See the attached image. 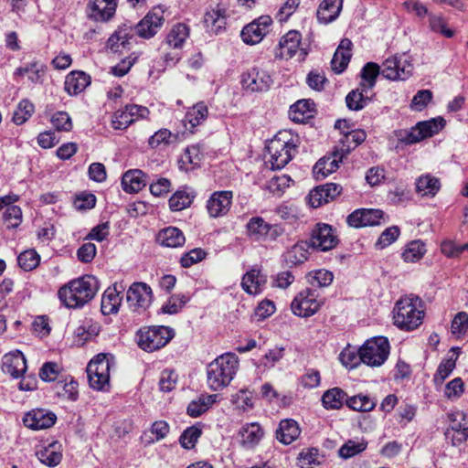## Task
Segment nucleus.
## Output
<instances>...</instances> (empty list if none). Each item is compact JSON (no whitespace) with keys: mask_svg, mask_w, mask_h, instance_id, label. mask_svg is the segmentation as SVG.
I'll use <instances>...</instances> for the list:
<instances>
[{"mask_svg":"<svg viewBox=\"0 0 468 468\" xmlns=\"http://www.w3.org/2000/svg\"><path fill=\"white\" fill-rule=\"evenodd\" d=\"M201 430L197 426L188 427L179 438L182 447L188 450L193 449L198 438L201 436Z\"/></svg>","mask_w":468,"mask_h":468,"instance_id":"obj_58","label":"nucleus"},{"mask_svg":"<svg viewBox=\"0 0 468 468\" xmlns=\"http://www.w3.org/2000/svg\"><path fill=\"white\" fill-rule=\"evenodd\" d=\"M164 21L163 11L153 10L136 25V34L143 38H151L161 28Z\"/></svg>","mask_w":468,"mask_h":468,"instance_id":"obj_19","label":"nucleus"},{"mask_svg":"<svg viewBox=\"0 0 468 468\" xmlns=\"http://www.w3.org/2000/svg\"><path fill=\"white\" fill-rule=\"evenodd\" d=\"M47 71V66L37 60L27 63L16 69L15 75L24 76L28 74V80L32 83H42Z\"/></svg>","mask_w":468,"mask_h":468,"instance_id":"obj_36","label":"nucleus"},{"mask_svg":"<svg viewBox=\"0 0 468 468\" xmlns=\"http://www.w3.org/2000/svg\"><path fill=\"white\" fill-rule=\"evenodd\" d=\"M134 121L135 119L131 117V113L126 112L125 108L124 110H118L114 112L112 119V124L115 130H123L126 129Z\"/></svg>","mask_w":468,"mask_h":468,"instance_id":"obj_61","label":"nucleus"},{"mask_svg":"<svg viewBox=\"0 0 468 468\" xmlns=\"http://www.w3.org/2000/svg\"><path fill=\"white\" fill-rule=\"evenodd\" d=\"M445 126L442 117L431 118L419 122L410 130L400 131L399 141L405 144H412L438 133Z\"/></svg>","mask_w":468,"mask_h":468,"instance_id":"obj_7","label":"nucleus"},{"mask_svg":"<svg viewBox=\"0 0 468 468\" xmlns=\"http://www.w3.org/2000/svg\"><path fill=\"white\" fill-rule=\"evenodd\" d=\"M56 414L44 409L32 410L23 417L24 425L35 431L48 429L56 423Z\"/></svg>","mask_w":468,"mask_h":468,"instance_id":"obj_17","label":"nucleus"},{"mask_svg":"<svg viewBox=\"0 0 468 468\" xmlns=\"http://www.w3.org/2000/svg\"><path fill=\"white\" fill-rule=\"evenodd\" d=\"M231 191L214 192L207 203V209L210 217L218 218L226 215L231 206Z\"/></svg>","mask_w":468,"mask_h":468,"instance_id":"obj_21","label":"nucleus"},{"mask_svg":"<svg viewBox=\"0 0 468 468\" xmlns=\"http://www.w3.org/2000/svg\"><path fill=\"white\" fill-rule=\"evenodd\" d=\"M193 197L187 194L186 191H176L169 198V207L173 211H180L192 203Z\"/></svg>","mask_w":468,"mask_h":468,"instance_id":"obj_57","label":"nucleus"},{"mask_svg":"<svg viewBox=\"0 0 468 468\" xmlns=\"http://www.w3.org/2000/svg\"><path fill=\"white\" fill-rule=\"evenodd\" d=\"M384 213L380 209L360 208L351 213L347 218V224L353 228H363L379 224Z\"/></svg>","mask_w":468,"mask_h":468,"instance_id":"obj_20","label":"nucleus"},{"mask_svg":"<svg viewBox=\"0 0 468 468\" xmlns=\"http://www.w3.org/2000/svg\"><path fill=\"white\" fill-rule=\"evenodd\" d=\"M177 382V375L173 370H164L159 378V388L161 391L169 392L173 390Z\"/></svg>","mask_w":468,"mask_h":468,"instance_id":"obj_64","label":"nucleus"},{"mask_svg":"<svg viewBox=\"0 0 468 468\" xmlns=\"http://www.w3.org/2000/svg\"><path fill=\"white\" fill-rule=\"evenodd\" d=\"M302 35L296 30H290L279 41L276 57L284 59L292 58L298 52V60L303 61L308 55L305 48H301Z\"/></svg>","mask_w":468,"mask_h":468,"instance_id":"obj_11","label":"nucleus"},{"mask_svg":"<svg viewBox=\"0 0 468 468\" xmlns=\"http://www.w3.org/2000/svg\"><path fill=\"white\" fill-rule=\"evenodd\" d=\"M300 433L298 423L294 420L285 419L279 424L276 438L280 442L289 445L300 436Z\"/></svg>","mask_w":468,"mask_h":468,"instance_id":"obj_31","label":"nucleus"},{"mask_svg":"<svg viewBox=\"0 0 468 468\" xmlns=\"http://www.w3.org/2000/svg\"><path fill=\"white\" fill-rule=\"evenodd\" d=\"M367 443L364 441H356L353 440H348L345 444H343L339 451L338 454L343 459H349L362 452H364L367 448Z\"/></svg>","mask_w":468,"mask_h":468,"instance_id":"obj_51","label":"nucleus"},{"mask_svg":"<svg viewBox=\"0 0 468 468\" xmlns=\"http://www.w3.org/2000/svg\"><path fill=\"white\" fill-rule=\"evenodd\" d=\"M368 90H363V88L351 90L346 98V106L353 111H359L365 107L367 102L369 101L367 92Z\"/></svg>","mask_w":468,"mask_h":468,"instance_id":"obj_47","label":"nucleus"},{"mask_svg":"<svg viewBox=\"0 0 468 468\" xmlns=\"http://www.w3.org/2000/svg\"><path fill=\"white\" fill-rule=\"evenodd\" d=\"M342 190V186L335 183H327L318 186L310 191L309 204L313 207H318L334 200Z\"/></svg>","mask_w":468,"mask_h":468,"instance_id":"obj_18","label":"nucleus"},{"mask_svg":"<svg viewBox=\"0 0 468 468\" xmlns=\"http://www.w3.org/2000/svg\"><path fill=\"white\" fill-rule=\"evenodd\" d=\"M247 235L255 241L275 240L283 233L277 224H269L261 217H252L246 224Z\"/></svg>","mask_w":468,"mask_h":468,"instance_id":"obj_10","label":"nucleus"},{"mask_svg":"<svg viewBox=\"0 0 468 468\" xmlns=\"http://www.w3.org/2000/svg\"><path fill=\"white\" fill-rule=\"evenodd\" d=\"M146 176L142 170L133 169L126 171L122 177V186L126 193H137L142 190L145 185Z\"/></svg>","mask_w":468,"mask_h":468,"instance_id":"obj_29","label":"nucleus"},{"mask_svg":"<svg viewBox=\"0 0 468 468\" xmlns=\"http://www.w3.org/2000/svg\"><path fill=\"white\" fill-rule=\"evenodd\" d=\"M99 289L98 281L94 276L85 275L72 280L62 286L58 295L68 308H79L90 302Z\"/></svg>","mask_w":468,"mask_h":468,"instance_id":"obj_1","label":"nucleus"},{"mask_svg":"<svg viewBox=\"0 0 468 468\" xmlns=\"http://www.w3.org/2000/svg\"><path fill=\"white\" fill-rule=\"evenodd\" d=\"M347 395L340 388L326 390L322 396V404L326 410H339L346 403Z\"/></svg>","mask_w":468,"mask_h":468,"instance_id":"obj_39","label":"nucleus"},{"mask_svg":"<svg viewBox=\"0 0 468 468\" xmlns=\"http://www.w3.org/2000/svg\"><path fill=\"white\" fill-rule=\"evenodd\" d=\"M267 277L258 269H251L247 271L241 281L242 289L250 294H257L266 283Z\"/></svg>","mask_w":468,"mask_h":468,"instance_id":"obj_32","label":"nucleus"},{"mask_svg":"<svg viewBox=\"0 0 468 468\" xmlns=\"http://www.w3.org/2000/svg\"><path fill=\"white\" fill-rule=\"evenodd\" d=\"M298 138L288 131L279 132L267 145L272 169L283 168L297 153Z\"/></svg>","mask_w":468,"mask_h":468,"instance_id":"obj_3","label":"nucleus"},{"mask_svg":"<svg viewBox=\"0 0 468 468\" xmlns=\"http://www.w3.org/2000/svg\"><path fill=\"white\" fill-rule=\"evenodd\" d=\"M380 73V68L377 63L367 62L360 72L362 79L360 87L363 88V90H372L376 85L377 78Z\"/></svg>","mask_w":468,"mask_h":468,"instance_id":"obj_41","label":"nucleus"},{"mask_svg":"<svg viewBox=\"0 0 468 468\" xmlns=\"http://www.w3.org/2000/svg\"><path fill=\"white\" fill-rule=\"evenodd\" d=\"M126 300L134 311L147 309L153 302V292L145 282H133L128 289Z\"/></svg>","mask_w":468,"mask_h":468,"instance_id":"obj_14","label":"nucleus"},{"mask_svg":"<svg viewBox=\"0 0 468 468\" xmlns=\"http://www.w3.org/2000/svg\"><path fill=\"white\" fill-rule=\"evenodd\" d=\"M34 112V105L28 100H22L16 111L13 115V122L17 124H23Z\"/></svg>","mask_w":468,"mask_h":468,"instance_id":"obj_55","label":"nucleus"},{"mask_svg":"<svg viewBox=\"0 0 468 468\" xmlns=\"http://www.w3.org/2000/svg\"><path fill=\"white\" fill-rule=\"evenodd\" d=\"M346 406L355 411L368 412L374 410L376 401L367 395L359 394L347 398Z\"/></svg>","mask_w":468,"mask_h":468,"instance_id":"obj_45","label":"nucleus"},{"mask_svg":"<svg viewBox=\"0 0 468 468\" xmlns=\"http://www.w3.org/2000/svg\"><path fill=\"white\" fill-rule=\"evenodd\" d=\"M311 245L308 241L301 240L288 249L282 255L283 261L289 267L303 263L308 259Z\"/></svg>","mask_w":468,"mask_h":468,"instance_id":"obj_25","label":"nucleus"},{"mask_svg":"<svg viewBox=\"0 0 468 468\" xmlns=\"http://www.w3.org/2000/svg\"><path fill=\"white\" fill-rule=\"evenodd\" d=\"M314 103L308 100H299L290 107V117L295 122H302L312 116Z\"/></svg>","mask_w":468,"mask_h":468,"instance_id":"obj_44","label":"nucleus"},{"mask_svg":"<svg viewBox=\"0 0 468 468\" xmlns=\"http://www.w3.org/2000/svg\"><path fill=\"white\" fill-rule=\"evenodd\" d=\"M412 70V64L401 56L387 58L380 72L388 80H405L411 75Z\"/></svg>","mask_w":468,"mask_h":468,"instance_id":"obj_12","label":"nucleus"},{"mask_svg":"<svg viewBox=\"0 0 468 468\" xmlns=\"http://www.w3.org/2000/svg\"><path fill=\"white\" fill-rule=\"evenodd\" d=\"M116 7V0H90L89 16L95 21L105 22L113 16Z\"/></svg>","mask_w":468,"mask_h":468,"instance_id":"obj_23","label":"nucleus"},{"mask_svg":"<svg viewBox=\"0 0 468 468\" xmlns=\"http://www.w3.org/2000/svg\"><path fill=\"white\" fill-rule=\"evenodd\" d=\"M319 452L315 448H310L303 451L298 458V463L301 468H314V466L321 463L319 460Z\"/></svg>","mask_w":468,"mask_h":468,"instance_id":"obj_56","label":"nucleus"},{"mask_svg":"<svg viewBox=\"0 0 468 468\" xmlns=\"http://www.w3.org/2000/svg\"><path fill=\"white\" fill-rule=\"evenodd\" d=\"M122 303L120 292L114 287H109L101 298V309L103 314H116Z\"/></svg>","mask_w":468,"mask_h":468,"instance_id":"obj_38","label":"nucleus"},{"mask_svg":"<svg viewBox=\"0 0 468 468\" xmlns=\"http://www.w3.org/2000/svg\"><path fill=\"white\" fill-rule=\"evenodd\" d=\"M90 83V77L84 71H71L65 80V90L69 95H77L82 92Z\"/></svg>","mask_w":468,"mask_h":468,"instance_id":"obj_28","label":"nucleus"},{"mask_svg":"<svg viewBox=\"0 0 468 468\" xmlns=\"http://www.w3.org/2000/svg\"><path fill=\"white\" fill-rule=\"evenodd\" d=\"M271 22L272 20L269 16H262L255 19L241 30L242 40L250 45L259 43L268 33Z\"/></svg>","mask_w":468,"mask_h":468,"instance_id":"obj_16","label":"nucleus"},{"mask_svg":"<svg viewBox=\"0 0 468 468\" xmlns=\"http://www.w3.org/2000/svg\"><path fill=\"white\" fill-rule=\"evenodd\" d=\"M399 233L400 230L397 226L386 229L377 240L376 247L381 250L389 246L399 238Z\"/></svg>","mask_w":468,"mask_h":468,"instance_id":"obj_60","label":"nucleus"},{"mask_svg":"<svg viewBox=\"0 0 468 468\" xmlns=\"http://www.w3.org/2000/svg\"><path fill=\"white\" fill-rule=\"evenodd\" d=\"M208 115V109L207 106L205 104L204 101H199L193 105L189 110L186 112L185 116V125L186 126L189 124V128L191 129V132L198 126L199 124L203 123Z\"/></svg>","mask_w":468,"mask_h":468,"instance_id":"obj_37","label":"nucleus"},{"mask_svg":"<svg viewBox=\"0 0 468 468\" xmlns=\"http://www.w3.org/2000/svg\"><path fill=\"white\" fill-rule=\"evenodd\" d=\"M133 37V28L123 25L120 27L108 39L107 48L112 52H120L121 48H127Z\"/></svg>","mask_w":468,"mask_h":468,"instance_id":"obj_34","label":"nucleus"},{"mask_svg":"<svg viewBox=\"0 0 468 468\" xmlns=\"http://www.w3.org/2000/svg\"><path fill=\"white\" fill-rule=\"evenodd\" d=\"M112 362L105 354H99L87 366L90 387L98 391L110 389V369Z\"/></svg>","mask_w":468,"mask_h":468,"instance_id":"obj_6","label":"nucleus"},{"mask_svg":"<svg viewBox=\"0 0 468 468\" xmlns=\"http://www.w3.org/2000/svg\"><path fill=\"white\" fill-rule=\"evenodd\" d=\"M37 459L44 464L49 467L58 465L62 458V454L56 451L54 446L49 445L42 450L37 452Z\"/></svg>","mask_w":468,"mask_h":468,"instance_id":"obj_49","label":"nucleus"},{"mask_svg":"<svg viewBox=\"0 0 468 468\" xmlns=\"http://www.w3.org/2000/svg\"><path fill=\"white\" fill-rule=\"evenodd\" d=\"M322 304L316 290L305 288L294 297L291 309L297 316L310 317L319 311Z\"/></svg>","mask_w":468,"mask_h":468,"instance_id":"obj_9","label":"nucleus"},{"mask_svg":"<svg viewBox=\"0 0 468 468\" xmlns=\"http://www.w3.org/2000/svg\"><path fill=\"white\" fill-rule=\"evenodd\" d=\"M425 244L420 240H413L407 245V248L402 253L405 261L414 262L419 261L424 255Z\"/></svg>","mask_w":468,"mask_h":468,"instance_id":"obj_50","label":"nucleus"},{"mask_svg":"<svg viewBox=\"0 0 468 468\" xmlns=\"http://www.w3.org/2000/svg\"><path fill=\"white\" fill-rule=\"evenodd\" d=\"M189 300V296L186 294H173L168 298L167 302L162 305L161 313L165 314H178Z\"/></svg>","mask_w":468,"mask_h":468,"instance_id":"obj_46","label":"nucleus"},{"mask_svg":"<svg viewBox=\"0 0 468 468\" xmlns=\"http://www.w3.org/2000/svg\"><path fill=\"white\" fill-rule=\"evenodd\" d=\"M432 99L430 90H420L412 98L410 108L414 111H422Z\"/></svg>","mask_w":468,"mask_h":468,"instance_id":"obj_62","label":"nucleus"},{"mask_svg":"<svg viewBox=\"0 0 468 468\" xmlns=\"http://www.w3.org/2000/svg\"><path fill=\"white\" fill-rule=\"evenodd\" d=\"M226 10L217 7L207 11L204 16V24L206 28L214 34L222 32L227 25Z\"/></svg>","mask_w":468,"mask_h":468,"instance_id":"obj_30","label":"nucleus"},{"mask_svg":"<svg viewBox=\"0 0 468 468\" xmlns=\"http://www.w3.org/2000/svg\"><path fill=\"white\" fill-rule=\"evenodd\" d=\"M40 257L35 250H27L21 252L17 257V262L24 271H31L37 267Z\"/></svg>","mask_w":468,"mask_h":468,"instance_id":"obj_52","label":"nucleus"},{"mask_svg":"<svg viewBox=\"0 0 468 468\" xmlns=\"http://www.w3.org/2000/svg\"><path fill=\"white\" fill-rule=\"evenodd\" d=\"M343 155L338 152L333 153L330 156H325L317 161L313 168V173L317 180H322L335 172L339 163L342 162Z\"/></svg>","mask_w":468,"mask_h":468,"instance_id":"obj_26","label":"nucleus"},{"mask_svg":"<svg viewBox=\"0 0 468 468\" xmlns=\"http://www.w3.org/2000/svg\"><path fill=\"white\" fill-rule=\"evenodd\" d=\"M157 241L164 247L178 248L185 244L183 232L176 227H168L159 231Z\"/></svg>","mask_w":468,"mask_h":468,"instance_id":"obj_35","label":"nucleus"},{"mask_svg":"<svg viewBox=\"0 0 468 468\" xmlns=\"http://www.w3.org/2000/svg\"><path fill=\"white\" fill-rule=\"evenodd\" d=\"M189 36V28L186 25L178 23L175 25L166 37V43L174 48H181Z\"/></svg>","mask_w":468,"mask_h":468,"instance_id":"obj_43","label":"nucleus"},{"mask_svg":"<svg viewBox=\"0 0 468 468\" xmlns=\"http://www.w3.org/2000/svg\"><path fill=\"white\" fill-rule=\"evenodd\" d=\"M339 359L346 367L354 368L362 363L361 351L348 346L340 353Z\"/></svg>","mask_w":468,"mask_h":468,"instance_id":"obj_54","label":"nucleus"},{"mask_svg":"<svg viewBox=\"0 0 468 468\" xmlns=\"http://www.w3.org/2000/svg\"><path fill=\"white\" fill-rule=\"evenodd\" d=\"M307 279L313 286L327 287L333 282L334 274L328 270L319 269L310 271Z\"/></svg>","mask_w":468,"mask_h":468,"instance_id":"obj_48","label":"nucleus"},{"mask_svg":"<svg viewBox=\"0 0 468 468\" xmlns=\"http://www.w3.org/2000/svg\"><path fill=\"white\" fill-rule=\"evenodd\" d=\"M238 436L240 438V444L243 448L250 450L255 448L264 437V430L259 422L243 424Z\"/></svg>","mask_w":468,"mask_h":468,"instance_id":"obj_22","label":"nucleus"},{"mask_svg":"<svg viewBox=\"0 0 468 468\" xmlns=\"http://www.w3.org/2000/svg\"><path fill=\"white\" fill-rule=\"evenodd\" d=\"M429 27L431 31L440 33L446 37H452L454 35L453 30L447 28L446 23L441 16L429 15Z\"/></svg>","mask_w":468,"mask_h":468,"instance_id":"obj_59","label":"nucleus"},{"mask_svg":"<svg viewBox=\"0 0 468 468\" xmlns=\"http://www.w3.org/2000/svg\"><path fill=\"white\" fill-rule=\"evenodd\" d=\"M175 335L168 326H148L139 329L136 342L143 350L153 352L165 346Z\"/></svg>","mask_w":468,"mask_h":468,"instance_id":"obj_5","label":"nucleus"},{"mask_svg":"<svg viewBox=\"0 0 468 468\" xmlns=\"http://www.w3.org/2000/svg\"><path fill=\"white\" fill-rule=\"evenodd\" d=\"M2 369L15 378H18L27 370V360L20 351L7 354L3 358Z\"/></svg>","mask_w":468,"mask_h":468,"instance_id":"obj_24","label":"nucleus"},{"mask_svg":"<svg viewBox=\"0 0 468 468\" xmlns=\"http://www.w3.org/2000/svg\"><path fill=\"white\" fill-rule=\"evenodd\" d=\"M216 398L217 395H203L197 400L191 401L186 409L187 414L192 418L199 417L216 402Z\"/></svg>","mask_w":468,"mask_h":468,"instance_id":"obj_40","label":"nucleus"},{"mask_svg":"<svg viewBox=\"0 0 468 468\" xmlns=\"http://www.w3.org/2000/svg\"><path fill=\"white\" fill-rule=\"evenodd\" d=\"M206 257V252L200 248H196L185 253L180 259V264L183 268H189L193 264L201 261Z\"/></svg>","mask_w":468,"mask_h":468,"instance_id":"obj_63","label":"nucleus"},{"mask_svg":"<svg viewBox=\"0 0 468 468\" xmlns=\"http://www.w3.org/2000/svg\"><path fill=\"white\" fill-rule=\"evenodd\" d=\"M239 367V359L234 354L227 353L218 356L207 367V383L214 391L228 387Z\"/></svg>","mask_w":468,"mask_h":468,"instance_id":"obj_2","label":"nucleus"},{"mask_svg":"<svg viewBox=\"0 0 468 468\" xmlns=\"http://www.w3.org/2000/svg\"><path fill=\"white\" fill-rule=\"evenodd\" d=\"M419 297H406L397 302L394 308V324L399 329L411 331L422 323L424 313L417 307Z\"/></svg>","mask_w":468,"mask_h":468,"instance_id":"obj_4","label":"nucleus"},{"mask_svg":"<svg viewBox=\"0 0 468 468\" xmlns=\"http://www.w3.org/2000/svg\"><path fill=\"white\" fill-rule=\"evenodd\" d=\"M351 47L352 42L348 38H344L340 41L331 60L332 69L335 73H342L347 67L352 56Z\"/></svg>","mask_w":468,"mask_h":468,"instance_id":"obj_27","label":"nucleus"},{"mask_svg":"<svg viewBox=\"0 0 468 468\" xmlns=\"http://www.w3.org/2000/svg\"><path fill=\"white\" fill-rule=\"evenodd\" d=\"M342 0H324L316 13L318 21L323 24H328L335 20L342 9Z\"/></svg>","mask_w":468,"mask_h":468,"instance_id":"obj_33","label":"nucleus"},{"mask_svg":"<svg viewBox=\"0 0 468 468\" xmlns=\"http://www.w3.org/2000/svg\"><path fill=\"white\" fill-rule=\"evenodd\" d=\"M360 351L362 363L369 367H380L388 359L389 344L386 337H373L365 342Z\"/></svg>","mask_w":468,"mask_h":468,"instance_id":"obj_8","label":"nucleus"},{"mask_svg":"<svg viewBox=\"0 0 468 468\" xmlns=\"http://www.w3.org/2000/svg\"><path fill=\"white\" fill-rule=\"evenodd\" d=\"M441 184L438 178L430 175L421 176L416 182V190L421 196L433 197L440 189Z\"/></svg>","mask_w":468,"mask_h":468,"instance_id":"obj_42","label":"nucleus"},{"mask_svg":"<svg viewBox=\"0 0 468 468\" xmlns=\"http://www.w3.org/2000/svg\"><path fill=\"white\" fill-rule=\"evenodd\" d=\"M338 239L333 228L324 223H318L312 230L309 244L312 249L327 251L336 246Z\"/></svg>","mask_w":468,"mask_h":468,"instance_id":"obj_13","label":"nucleus"},{"mask_svg":"<svg viewBox=\"0 0 468 468\" xmlns=\"http://www.w3.org/2000/svg\"><path fill=\"white\" fill-rule=\"evenodd\" d=\"M5 224L8 229H16L22 223V210L18 206L9 205L3 215Z\"/></svg>","mask_w":468,"mask_h":468,"instance_id":"obj_53","label":"nucleus"},{"mask_svg":"<svg viewBox=\"0 0 468 468\" xmlns=\"http://www.w3.org/2000/svg\"><path fill=\"white\" fill-rule=\"evenodd\" d=\"M272 83L270 74L261 69L252 68L241 76L242 87L251 92L268 90Z\"/></svg>","mask_w":468,"mask_h":468,"instance_id":"obj_15","label":"nucleus"}]
</instances>
